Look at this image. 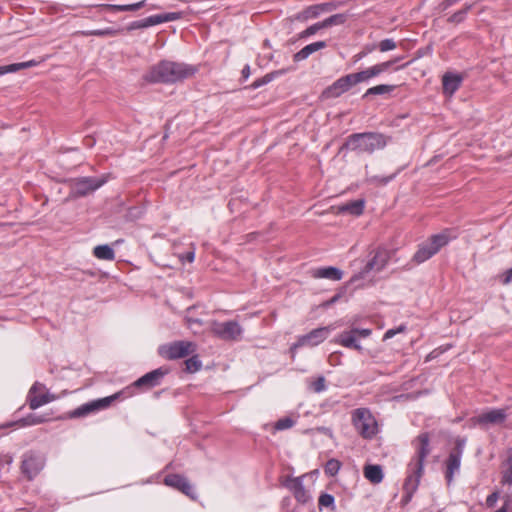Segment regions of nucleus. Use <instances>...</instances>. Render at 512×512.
Instances as JSON below:
<instances>
[{"label": "nucleus", "mask_w": 512, "mask_h": 512, "mask_svg": "<svg viewBox=\"0 0 512 512\" xmlns=\"http://www.w3.org/2000/svg\"><path fill=\"white\" fill-rule=\"evenodd\" d=\"M346 21V16L344 14H335L332 15L325 20H323L324 28L333 26V25H340L343 24Z\"/></svg>", "instance_id": "37"}, {"label": "nucleus", "mask_w": 512, "mask_h": 512, "mask_svg": "<svg viewBox=\"0 0 512 512\" xmlns=\"http://www.w3.org/2000/svg\"><path fill=\"white\" fill-rule=\"evenodd\" d=\"M317 5L319 7L321 14L324 12L333 11L337 7V5L333 2L321 3V4H317Z\"/></svg>", "instance_id": "49"}, {"label": "nucleus", "mask_w": 512, "mask_h": 512, "mask_svg": "<svg viewBox=\"0 0 512 512\" xmlns=\"http://www.w3.org/2000/svg\"><path fill=\"white\" fill-rule=\"evenodd\" d=\"M310 387L316 393L324 391L326 389L325 378L323 376H319L316 380L310 383Z\"/></svg>", "instance_id": "42"}, {"label": "nucleus", "mask_w": 512, "mask_h": 512, "mask_svg": "<svg viewBox=\"0 0 512 512\" xmlns=\"http://www.w3.org/2000/svg\"><path fill=\"white\" fill-rule=\"evenodd\" d=\"M398 60H399V58L394 59V60H389V61L382 62V63L376 64L374 66L367 68L366 70L369 73L370 79L373 77H376V76L380 75L381 73L385 72L386 70H388Z\"/></svg>", "instance_id": "30"}, {"label": "nucleus", "mask_w": 512, "mask_h": 512, "mask_svg": "<svg viewBox=\"0 0 512 512\" xmlns=\"http://www.w3.org/2000/svg\"><path fill=\"white\" fill-rule=\"evenodd\" d=\"M211 332L221 340L238 341L242 337L243 329L236 321H213L211 323Z\"/></svg>", "instance_id": "7"}, {"label": "nucleus", "mask_w": 512, "mask_h": 512, "mask_svg": "<svg viewBox=\"0 0 512 512\" xmlns=\"http://www.w3.org/2000/svg\"><path fill=\"white\" fill-rule=\"evenodd\" d=\"M462 455L459 453H450L446 461V479L448 483L453 480L454 473L460 468Z\"/></svg>", "instance_id": "22"}, {"label": "nucleus", "mask_w": 512, "mask_h": 512, "mask_svg": "<svg viewBox=\"0 0 512 512\" xmlns=\"http://www.w3.org/2000/svg\"><path fill=\"white\" fill-rule=\"evenodd\" d=\"M123 392H117L111 396L104 397L101 399L93 400L85 403L76 408L72 413L71 417H82L90 413L108 408L116 399H118Z\"/></svg>", "instance_id": "10"}, {"label": "nucleus", "mask_w": 512, "mask_h": 512, "mask_svg": "<svg viewBox=\"0 0 512 512\" xmlns=\"http://www.w3.org/2000/svg\"><path fill=\"white\" fill-rule=\"evenodd\" d=\"M286 486L293 492L298 502L305 504L310 500V495L303 486L302 477L290 479Z\"/></svg>", "instance_id": "19"}, {"label": "nucleus", "mask_w": 512, "mask_h": 512, "mask_svg": "<svg viewBox=\"0 0 512 512\" xmlns=\"http://www.w3.org/2000/svg\"><path fill=\"white\" fill-rule=\"evenodd\" d=\"M293 425H294V421L289 417H285V418L279 419L275 423L274 427L276 430H285V429L291 428Z\"/></svg>", "instance_id": "43"}, {"label": "nucleus", "mask_w": 512, "mask_h": 512, "mask_svg": "<svg viewBox=\"0 0 512 512\" xmlns=\"http://www.w3.org/2000/svg\"><path fill=\"white\" fill-rule=\"evenodd\" d=\"M389 261V253L386 249H377L373 258L366 264L364 272L382 270Z\"/></svg>", "instance_id": "18"}, {"label": "nucleus", "mask_w": 512, "mask_h": 512, "mask_svg": "<svg viewBox=\"0 0 512 512\" xmlns=\"http://www.w3.org/2000/svg\"><path fill=\"white\" fill-rule=\"evenodd\" d=\"M106 177H81L71 181V195L73 197H83L94 192L106 183Z\"/></svg>", "instance_id": "9"}, {"label": "nucleus", "mask_w": 512, "mask_h": 512, "mask_svg": "<svg viewBox=\"0 0 512 512\" xmlns=\"http://www.w3.org/2000/svg\"><path fill=\"white\" fill-rule=\"evenodd\" d=\"M164 483L167 486L175 488L181 491L183 494L187 495L191 499H196L195 491L190 484V482L182 475L179 474H170L164 478Z\"/></svg>", "instance_id": "15"}, {"label": "nucleus", "mask_w": 512, "mask_h": 512, "mask_svg": "<svg viewBox=\"0 0 512 512\" xmlns=\"http://www.w3.org/2000/svg\"><path fill=\"white\" fill-rule=\"evenodd\" d=\"M78 34H81L83 36H116L119 33V30L114 28H105V29H97V30H90V31H80L77 32Z\"/></svg>", "instance_id": "32"}, {"label": "nucleus", "mask_w": 512, "mask_h": 512, "mask_svg": "<svg viewBox=\"0 0 512 512\" xmlns=\"http://www.w3.org/2000/svg\"><path fill=\"white\" fill-rule=\"evenodd\" d=\"M501 483L512 485V453L509 455L506 461L505 469L502 472Z\"/></svg>", "instance_id": "34"}, {"label": "nucleus", "mask_w": 512, "mask_h": 512, "mask_svg": "<svg viewBox=\"0 0 512 512\" xmlns=\"http://www.w3.org/2000/svg\"><path fill=\"white\" fill-rule=\"evenodd\" d=\"M393 177H394V175H391V176H389V177L383 178V179H381V180H380V182H381L382 184H386V183H388L390 180H392V179H393Z\"/></svg>", "instance_id": "59"}, {"label": "nucleus", "mask_w": 512, "mask_h": 512, "mask_svg": "<svg viewBox=\"0 0 512 512\" xmlns=\"http://www.w3.org/2000/svg\"><path fill=\"white\" fill-rule=\"evenodd\" d=\"M373 49H374V46H367L364 51H366L368 53V52L373 51Z\"/></svg>", "instance_id": "60"}, {"label": "nucleus", "mask_w": 512, "mask_h": 512, "mask_svg": "<svg viewBox=\"0 0 512 512\" xmlns=\"http://www.w3.org/2000/svg\"><path fill=\"white\" fill-rule=\"evenodd\" d=\"M364 204H365L364 200L357 199V200L350 201V202L340 206L338 208V210L340 213H349V214L358 216L363 213Z\"/></svg>", "instance_id": "26"}, {"label": "nucleus", "mask_w": 512, "mask_h": 512, "mask_svg": "<svg viewBox=\"0 0 512 512\" xmlns=\"http://www.w3.org/2000/svg\"><path fill=\"white\" fill-rule=\"evenodd\" d=\"M462 78L459 75L446 73L442 78L443 92L452 96L460 87Z\"/></svg>", "instance_id": "20"}, {"label": "nucleus", "mask_w": 512, "mask_h": 512, "mask_svg": "<svg viewBox=\"0 0 512 512\" xmlns=\"http://www.w3.org/2000/svg\"><path fill=\"white\" fill-rule=\"evenodd\" d=\"M46 421V418L43 416H38L35 414H30L26 418L23 419L25 425H36Z\"/></svg>", "instance_id": "45"}, {"label": "nucleus", "mask_w": 512, "mask_h": 512, "mask_svg": "<svg viewBox=\"0 0 512 512\" xmlns=\"http://www.w3.org/2000/svg\"><path fill=\"white\" fill-rule=\"evenodd\" d=\"M367 55V52L366 51H361L359 53H357L356 55H354L353 59H354V62H358L360 61L362 58H364L365 56Z\"/></svg>", "instance_id": "55"}, {"label": "nucleus", "mask_w": 512, "mask_h": 512, "mask_svg": "<svg viewBox=\"0 0 512 512\" xmlns=\"http://www.w3.org/2000/svg\"><path fill=\"white\" fill-rule=\"evenodd\" d=\"M406 330V327L404 325H400L398 328L396 329H389L385 332L384 334V340L386 339H390L392 338L393 336H395L397 333H401V332H404Z\"/></svg>", "instance_id": "47"}, {"label": "nucleus", "mask_w": 512, "mask_h": 512, "mask_svg": "<svg viewBox=\"0 0 512 512\" xmlns=\"http://www.w3.org/2000/svg\"><path fill=\"white\" fill-rule=\"evenodd\" d=\"M464 446H465V439L457 438L455 440V447L450 453H459V455H462Z\"/></svg>", "instance_id": "48"}, {"label": "nucleus", "mask_w": 512, "mask_h": 512, "mask_svg": "<svg viewBox=\"0 0 512 512\" xmlns=\"http://www.w3.org/2000/svg\"><path fill=\"white\" fill-rule=\"evenodd\" d=\"M505 506H510L512 508V495L505 497Z\"/></svg>", "instance_id": "58"}, {"label": "nucleus", "mask_w": 512, "mask_h": 512, "mask_svg": "<svg viewBox=\"0 0 512 512\" xmlns=\"http://www.w3.org/2000/svg\"><path fill=\"white\" fill-rule=\"evenodd\" d=\"M351 75L355 85L361 82L368 81L370 79L369 73L366 69L357 73H352Z\"/></svg>", "instance_id": "46"}, {"label": "nucleus", "mask_w": 512, "mask_h": 512, "mask_svg": "<svg viewBox=\"0 0 512 512\" xmlns=\"http://www.w3.org/2000/svg\"><path fill=\"white\" fill-rule=\"evenodd\" d=\"M195 344L189 341H175L159 347V354L165 359L176 360L194 353Z\"/></svg>", "instance_id": "8"}, {"label": "nucleus", "mask_w": 512, "mask_h": 512, "mask_svg": "<svg viewBox=\"0 0 512 512\" xmlns=\"http://www.w3.org/2000/svg\"><path fill=\"white\" fill-rule=\"evenodd\" d=\"M363 473L365 478L372 484H379L383 480V471L380 465H366Z\"/></svg>", "instance_id": "23"}, {"label": "nucleus", "mask_w": 512, "mask_h": 512, "mask_svg": "<svg viewBox=\"0 0 512 512\" xmlns=\"http://www.w3.org/2000/svg\"><path fill=\"white\" fill-rule=\"evenodd\" d=\"M145 5V1H140L134 4H126V5H115V4H102L101 8L112 12H127V11H137Z\"/></svg>", "instance_id": "27"}, {"label": "nucleus", "mask_w": 512, "mask_h": 512, "mask_svg": "<svg viewBox=\"0 0 512 512\" xmlns=\"http://www.w3.org/2000/svg\"><path fill=\"white\" fill-rule=\"evenodd\" d=\"M196 69L192 66L172 61H162L154 65L144 76L152 83H175L193 76Z\"/></svg>", "instance_id": "2"}, {"label": "nucleus", "mask_w": 512, "mask_h": 512, "mask_svg": "<svg viewBox=\"0 0 512 512\" xmlns=\"http://www.w3.org/2000/svg\"><path fill=\"white\" fill-rule=\"evenodd\" d=\"M327 46L325 41H317L306 45L300 51L294 54L293 59L296 62L302 61L308 58L314 52L324 49Z\"/></svg>", "instance_id": "21"}, {"label": "nucleus", "mask_w": 512, "mask_h": 512, "mask_svg": "<svg viewBox=\"0 0 512 512\" xmlns=\"http://www.w3.org/2000/svg\"><path fill=\"white\" fill-rule=\"evenodd\" d=\"M460 0H446L444 2V8H447L449 6L454 5L455 3L459 2Z\"/></svg>", "instance_id": "56"}, {"label": "nucleus", "mask_w": 512, "mask_h": 512, "mask_svg": "<svg viewBox=\"0 0 512 512\" xmlns=\"http://www.w3.org/2000/svg\"><path fill=\"white\" fill-rule=\"evenodd\" d=\"M46 456L39 451H26L21 457L20 472L28 481L34 480L44 469Z\"/></svg>", "instance_id": "6"}, {"label": "nucleus", "mask_w": 512, "mask_h": 512, "mask_svg": "<svg viewBox=\"0 0 512 512\" xmlns=\"http://www.w3.org/2000/svg\"><path fill=\"white\" fill-rule=\"evenodd\" d=\"M512 282V268L508 269L505 273H504V277H503V280H502V283L504 285H507L509 283Z\"/></svg>", "instance_id": "53"}, {"label": "nucleus", "mask_w": 512, "mask_h": 512, "mask_svg": "<svg viewBox=\"0 0 512 512\" xmlns=\"http://www.w3.org/2000/svg\"><path fill=\"white\" fill-rule=\"evenodd\" d=\"M355 85L351 74L345 75L336 80L331 86L326 88L323 96L326 98H336L348 91Z\"/></svg>", "instance_id": "16"}, {"label": "nucleus", "mask_w": 512, "mask_h": 512, "mask_svg": "<svg viewBox=\"0 0 512 512\" xmlns=\"http://www.w3.org/2000/svg\"><path fill=\"white\" fill-rule=\"evenodd\" d=\"M455 237L456 236L453 235L452 231L449 229L443 230L439 234L432 235L429 239L419 245L418 250L413 256V261L417 264L427 261Z\"/></svg>", "instance_id": "3"}, {"label": "nucleus", "mask_w": 512, "mask_h": 512, "mask_svg": "<svg viewBox=\"0 0 512 512\" xmlns=\"http://www.w3.org/2000/svg\"><path fill=\"white\" fill-rule=\"evenodd\" d=\"M194 257H195V253L194 251H189L187 252L185 255L183 256H180V259L181 260H187L188 262H193L194 261Z\"/></svg>", "instance_id": "54"}, {"label": "nucleus", "mask_w": 512, "mask_h": 512, "mask_svg": "<svg viewBox=\"0 0 512 512\" xmlns=\"http://www.w3.org/2000/svg\"><path fill=\"white\" fill-rule=\"evenodd\" d=\"M384 135L374 132L357 133L348 137L346 145L353 151L372 153L386 146Z\"/></svg>", "instance_id": "4"}, {"label": "nucleus", "mask_w": 512, "mask_h": 512, "mask_svg": "<svg viewBox=\"0 0 512 512\" xmlns=\"http://www.w3.org/2000/svg\"><path fill=\"white\" fill-rule=\"evenodd\" d=\"M395 86L393 85H377L374 87L369 88L363 97H367L368 95H382L386 93H390L394 90Z\"/></svg>", "instance_id": "33"}, {"label": "nucleus", "mask_w": 512, "mask_h": 512, "mask_svg": "<svg viewBox=\"0 0 512 512\" xmlns=\"http://www.w3.org/2000/svg\"><path fill=\"white\" fill-rule=\"evenodd\" d=\"M371 335L370 329L354 328L349 331H344L336 338V343L346 348H352L358 351L362 350V346L358 343L360 338H367Z\"/></svg>", "instance_id": "11"}, {"label": "nucleus", "mask_w": 512, "mask_h": 512, "mask_svg": "<svg viewBox=\"0 0 512 512\" xmlns=\"http://www.w3.org/2000/svg\"><path fill=\"white\" fill-rule=\"evenodd\" d=\"M45 387L42 384L35 383L28 392V404L30 409L35 410L51 401L56 397L48 392H45Z\"/></svg>", "instance_id": "13"}, {"label": "nucleus", "mask_w": 512, "mask_h": 512, "mask_svg": "<svg viewBox=\"0 0 512 512\" xmlns=\"http://www.w3.org/2000/svg\"><path fill=\"white\" fill-rule=\"evenodd\" d=\"M271 81V76L270 75H266L264 76L263 78H260V79H257L256 81L253 82L252 84V87L253 88H258L264 84H267L268 82Z\"/></svg>", "instance_id": "52"}, {"label": "nucleus", "mask_w": 512, "mask_h": 512, "mask_svg": "<svg viewBox=\"0 0 512 512\" xmlns=\"http://www.w3.org/2000/svg\"><path fill=\"white\" fill-rule=\"evenodd\" d=\"M38 63L39 62H37L35 60H30L27 62L14 63V64L6 65V66H0V76L5 73L16 72L21 69L34 67V66L38 65Z\"/></svg>", "instance_id": "29"}, {"label": "nucleus", "mask_w": 512, "mask_h": 512, "mask_svg": "<svg viewBox=\"0 0 512 512\" xmlns=\"http://www.w3.org/2000/svg\"><path fill=\"white\" fill-rule=\"evenodd\" d=\"M319 509L332 508L334 509V497L331 494L323 493L320 495L318 500Z\"/></svg>", "instance_id": "38"}, {"label": "nucleus", "mask_w": 512, "mask_h": 512, "mask_svg": "<svg viewBox=\"0 0 512 512\" xmlns=\"http://www.w3.org/2000/svg\"><path fill=\"white\" fill-rule=\"evenodd\" d=\"M314 277L316 278H326L333 281H339L343 277V272L336 267H324L319 268L314 272Z\"/></svg>", "instance_id": "24"}, {"label": "nucleus", "mask_w": 512, "mask_h": 512, "mask_svg": "<svg viewBox=\"0 0 512 512\" xmlns=\"http://www.w3.org/2000/svg\"><path fill=\"white\" fill-rule=\"evenodd\" d=\"M352 424L364 439H372L378 433V423L367 408H357L352 412Z\"/></svg>", "instance_id": "5"}, {"label": "nucleus", "mask_w": 512, "mask_h": 512, "mask_svg": "<svg viewBox=\"0 0 512 512\" xmlns=\"http://www.w3.org/2000/svg\"><path fill=\"white\" fill-rule=\"evenodd\" d=\"M341 463L336 459H330L327 461L325 465V473L329 476H334L340 470Z\"/></svg>", "instance_id": "39"}, {"label": "nucleus", "mask_w": 512, "mask_h": 512, "mask_svg": "<svg viewBox=\"0 0 512 512\" xmlns=\"http://www.w3.org/2000/svg\"><path fill=\"white\" fill-rule=\"evenodd\" d=\"M147 27H150V24H148L147 18H145V19L133 22L130 25L129 29L130 30L131 29H141V28H147Z\"/></svg>", "instance_id": "50"}, {"label": "nucleus", "mask_w": 512, "mask_h": 512, "mask_svg": "<svg viewBox=\"0 0 512 512\" xmlns=\"http://www.w3.org/2000/svg\"><path fill=\"white\" fill-rule=\"evenodd\" d=\"M378 48L381 52H387L396 48V43L393 39H384L379 42Z\"/></svg>", "instance_id": "44"}, {"label": "nucleus", "mask_w": 512, "mask_h": 512, "mask_svg": "<svg viewBox=\"0 0 512 512\" xmlns=\"http://www.w3.org/2000/svg\"><path fill=\"white\" fill-rule=\"evenodd\" d=\"M250 74V68L249 66H245L242 70V75L244 78H248Z\"/></svg>", "instance_id": "57"}, {"label": "nucleus", "mask_w": 512, "mask_h": 512, "mask_svg": "<svg viewBox=\"0 0 512 512\" xmlns=\"http://www.w3.org/2000/svg\"><path fill=\"white\" fill-rule=\"evenodd\" d=\"M185 366L187 372L194 373L201 368L202 364L197 356H192L185 361Z\"/></svg>", "instance_id": "40"}, {"label": "nucleus", "mask_w": 512, "mask_h": 512, "mask_svg": "<svg viewBox=\"0 0 512 512\" xmlns=\"http://www.w3.org/2000/svg\"><path fill=\"white\" fill-rule=\"evenodd\" d=\"M329 332L330 327H320L312 330L306 335L299 337L297 342L294 343L291 347L292 353H294L297 348L303 346H316L322 343L328 337Z\"/></svg>", "instance_id": "12"}, {"label": "nucleus", "mask_w": 512, "mask_h": 512, "mask_svg": "<svg viewBox=\"0 0 512 512\" xmlns=\"http://www.w3.org/2000/svg\"><path fill=\"white\" fill-rule=\"evenodd\" d=\"M415 448V456L407 467V477L403 484V490L407 498H411L417 490L424 471V461L430 454V437L428 433L419 434L412 442Z\"/></svg>", "instance_id": "1"}, {"label": "nucleus", "mask_w": 512, "mask_h": 512, "mask_svg": "<svg viewBox=\"0 0 512 512\" xmlns=\"http://www.w3.org/2000/svg\"><path fill=\"white\" fill-rule=\"evenodd\" d=\"M93 255L100 260L113 261L115 259L114 250L107 244L94 247Z\"/></svg>", "instance_id": "28"}, {"label": "nucleus", "mask_w": 512, "mask_h": 512, "mask_svg": "<svg viewBox=\"0 0 512 512\" xmlns=\"http://www.w3.org/2000/svg\"><path fill=\"white\" fill-rule=\"evenodd\" d=\"M398 60H399V58L394 59V60H389V61L382 62V63L376 64L374 66L367 68L366 70L369 73L370 79L373 77H376V76L380 75L381 73L385 72L386 70H388Z\"/></svg>", "instance_id": "31"}, {"label": "nucleus", "mask_w": 512, "mask_h": 512, "mask_svg": "<svg viewBox=\"0 0 512 512\" xmlns=\"http://www.w3.org/2000/svg\"><path fill=\"white\" fill-rule=\"evenodd\" d=\"M168 373V369L164 367H160L158 369H155L151 372L146 373L139 379H137L132 386L136 388H142L145 390L154 388L158 386L163 377Z\"/></svg>", "instance_id": "14"}, {"label": "nucleus", "mask_w": 512, "mask_h": 512, "mask_svg": "<svg viewBox=\"0 0 512 512\" xmlns=\"http://www.w3.org/2000/svg\"><path fill=\"white\" fill-rule=\"evenodd\" d=\"M506 418L507 414L505 409H491L487 412L481 413L476 417H473L472 421L474 424L486 426L488 424H502Z\"/></svg>", "instance_id": "17"}, {"label": "nucleus", "mask_w": 512, "mask_h": 512, "mask_svg": "<svg viewBox=\"0 0 512 512\" xmlns=\"http://www.w3.org/2000/svg\"><path fill=\"white\" fill-rule=\"evenodd\" d=\"M471 8H472V4H466L463 9H461V10L455 12L453 15H451L450 18L448 19V21L451 23L462 22L465 19L467 13L471 10Z\"/></svg>", "instance_id": "36"}, {"label": "nucleus", "mask_w": 512, "mask_h": 512, "mask_svg": "<svg viewBox=\"0 0 512 512\" xmlns=\"http://www.w3.org/2000/svg\"><path fill=\"white\" fill-rule=\"evenodd\" d=\"M498 498H499L498 492H493L492 494H490L486 499L487 506L490 508L494 507Z\"/></svg>", "instance_id": "51"}, {"label": "nucleus", "mask_w": 512, "mask_h": 512, "mask_svg": "<svg viewBox=\"0 0 512 512\" xmlns=\"http://www.w3.org/2000/svg\"><path fill=\"white\" fill-rule=\"evenodd\" d=\"M338 297H339L338 295L334 296V297L330 300V302H329V303H334V302H336V301H337V299H338Z\"/></svg>", "instance_id": "61"}, {"label": "nucleus", "mask_w": 512, "mask_h": 512, "mask_svg": "<svg viewBox=\"0 0 512 512\" xmlns=\"http://www.w3.org/2000/svg\"><path fill=\"white\" fill-rule=\"evenodd\" d=\"M182 12H170L147 17V22L150 26L158 25L164 22L175 21L182 18Z\"/></svg>", "instance_id": "25"}, {"label": "nucleus", "mask_w": 512, "mask_h": 512, "mask_svg": "<svg viewBox=\"0 0 512 512\" xmlns=\"http://www.w3.org/2000/svg\"><path fill=\"white\" fill-rule=\"evenodd\" d=\"M321 29H324V25H323L322 21L318 22V23H315V24L309 26L308 28H306L304 31L301 32L300 37L301 38H306V37L312 36L317 31H319Z\"/></svg>", "instance_id": "41"}, {"label": "nucleus", "mask_w": 512, "mask_h": 512, "mask_svg": "<svg viewBox=\"0 0 512 512\" xmlns=\"http://www.w3.org/2000/svg\"><path fill=\"white\" fill-rule=\"evenodd\" d=\"M321 14L318 5H312L302 11L299 18L302 20L314 19Z\"/></svg>", "instance_id": "35"}]
</instances>
